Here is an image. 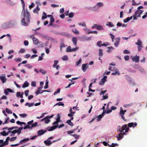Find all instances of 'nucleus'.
Masks as SVG:
<instances>
[{
	"instance_id": "nucleus-43",
	"label": "nucleus",
	"mask_w": 147,
	"mask_h": 147,
	"mask_svg": "<svg viewBox=\"0 0 147 147\" xmlns=\"http://www.w3.org/2000/svg\"><path fill=\"white\" fill-rule=\"evenodd\" d=\"M83 30L86 32L88 34V32H89V29L87 28L86 27L83 29Z\"/></svg>"
},
{
	"instance_id": "nucleus-34",
	"label": "nucleus",
	"mask_w": 147,
	"mask_h": 147,
	"mask_svg": "<svg viewBox=\"0 0 147 147\" xmlns=\"http://www.w3.org/2000/svg\"><path fill=\"white\" fill-rule=\"evenodd\" d=\"M99 56L100 57L102 56L103 55V53H102L103 50L101 49H100L99 50Z\"/></svg>"
},
{
	"instance_id": "nucleus-41",
	"label": "nucleus",
	"mask_w": 147,
	"mask_h": 147,
	"mask_svg": "<svg viewBox=\"0 0 147 147\" xmlns=\"http://www.w3.org/2000/svg\"><path fill=\"white\" fill-rule=\"evenodd\" d=\"M82 61V60L81 58H80V59L79 61H77L76 62V64L77 66H78L80 63Z\"/></svg>"
},
{
	"instance_id": "nucleus-10",
	"label": "nucleus",
	"mask_w": 147,
	"mask_h": 147,
	"mask_svg": "<svg viewBox=\"0 0 147 147\" xmlns=\"http://www.w3.org/2000/svg\"><path fill=\"white\" fill-rule=\"evenodd\" d=\"M53 115H52L51 116H49V115H48V116H47V117H47V119H46L45 120V123L46 124H47L49 122H50V120L49 119H48L49 118H51L52 117H53Z\"/></svg>"
},
{
	"instance_id": "nucleus-59",
	"label": "nucleus",
	"mask_w": 147,
	"mask_h": 147,
	"mask_svg": "<svg viewBox=\"0 0 147 147\" xmlns=\"http://www.w3.org/2000/svg\"><path fill=\"white\" fill-rule=\"evenodd\" d=\"M97 5L99 7H101L103 5V3L100 2H99L97 3Z\"/></svg>"
},
{
	"instance_id": "nucleus-62",
	"label": "nucleus",
	"mask_w": 147,
	"mask_h": 147,
	"mask_svg": "<svg viewBox=\"0 0 147 147\" xmlns=\"http://www.w3.org/2000/svg\"><path fill=\"white\" fill-rule=\"evenodd\" d=\"M57 116H58L57 117V118L56 120V121L58 122H59L60 121V117L59 115V114H58L57 115Z\"/></svg>"
},
{
	"instance_id": "nucleus-8",
	"label": "nucleus",
	"mask_w": 147,
	"mask_h": 147,
	"mask_svg": "<svg viewBox=\"0 0 147 147\" xmlns=\"http://www.w3.org/2000/svg\"><path fill=\"white\" fill-rule=\"evenodd\" d=\"M132 60L136 63H138L139 61V56H136L132 58Z\"/></svg>"
},
{
	"instance_id": "nucleus-32",
	"label": "nucleus",
	"mask_w": 147,
	"mask_h": 147,
	"mask_svg": "<svg viewBox=\"0 0 147 147\" xmlns=\"http://www.w3.org/2000/svg\"><path fill=\"white\" fill-rule=\"evenodd\" d=\"M16 123L18 125H22L23 124H25L26 123L24 122H20L19 121H18L16 122Z\"/></svg>"
},
{
	"instance_id": "nucleus-20",
	"label": "nucleus",
	"mask_w": 147,
	"mask_h": 147,
	"mask_svg": "<svg viewBox=\"0 0 147 147\" xmlns=\"http://www.w3.org/2000/svg\"><path fill=\"white\" fill-rule=\"evenodd\" d=\"M44 143L47 146H49L52 143L51 141L50 140H45L44 142Z\"/></svg>"
},
{
	"instance_id": "nucleus-9",
	"label": "nucleus",
	"mask_w": 147,
	"mask_h": 147,
	"mask_svg": "<svg viewBox=\"0 0 147 147\" xmlns=\"http://www.w3.org/2000/svg\"><path fill=\"white\" fill-rule=\"evenodd\" d=\"M0 79L3 83H5L7 80V79L5 76H0Z\"/></svg>"
},
{
	"instance_id": "nucleus-58",
	"label": "nucleus",
	"mask_w": 147,
	"mask_h": 147,
	"mask_svg": "<svg viewBox=\"0 0 147 147\" xmlns=\"http://www.w3.org/2000/svg\"><path fill=\"white\" fill-rule=\"evenodd\" d=\"M127 125H123L121 128H122L123 129V131L126 128H127Z\"/></svg>"
},
{
	"instance_id": "nucleus-38",
	"label": "nucleus",
	"mask_w": 147,
	"mask_h": 147,
	"mask_svg": "<svg viewBox=\"0 0 147 147\" xmlns=\"http://www.w3.org/2000/svg\"><path fill=\"white\" fill-rule=\"evenodd\" d=\"M5 110L6 112L8 114H11L12 113L11 110L8 108H6Z\"/></svg>"
},
{
	"instance_id": "nucleus-3",
	"label": "nucleus",
	"mask_w": 147,
	"mask_h": 147,
	"mask_svg": "<svg viewBox=\"0 0 147 147\" xmlns=\"http://www.w3.org/2000/svg\"><path fill=\"white\" fill-rule=\"evenodd\" d=\"M143 11L140 9L137 10L135 12V15H136L137 17L140 16V15L142 13Z\"/></svg>"
},
{
	"instance_id": "nucleus-26",
	"label": "nucleus",
	"mask_w": 147,
	"mask_h": 147,
	"mask_svg": "<svg viewBox=\"0 0 147 147\" xmlns=\"http://www.w3.org/2000/svg\"><path fill=\"white\" fill-rule=\"evenodd\" d=\"M47 18V16L46 13L45 12H43V13L42 19H45Z\"/></svg>"
},
{
	"instance_id": "nucleus-54",
	"label": "nucleus",
	"mask_w": 147,
	"mask_h": 147,
	"mask_svg": "<svg viewBox=\"0 0 147 147\" xmlns=\"http://www.w3.org/2000/svg\"><path fill=\"white\" fill-rule=\"evenodd\" d=\"M124 58L125 61H128L129 59V57L128 55H125Z\"/></svg>"
},
{
	"instance_id": "nucleus-45",
	"label": "nucleus",
	"mask_w": 147,
	"mask_h": 147,
	"mask_svg": "<svg viewBox=\"0 0 147 147\" xmlns=\"http://www.w3.org/2000/svg\"><path fill=\"white\" fill-rule=\"evenodd\" d=\"M39 71L43 74H45L46 73V71L42 69H40Z\"/></svg>"
},
{
	"instance_id": "nucleus-28",
	"label": "nucleus",
	"mask_w": 147,
	"mask_h": 147,
	"mask_svg": "<svg viewBox=\"0 0 147 147\" xmlns=\"http://www.w3.org/2000/svg\"><path fill=\"white\" fill-rule=\"evenodd\" d=\"M34 105V103H28V102H26L25 105V106H26L28 105V107H32V106H33Z\"/></svg>"
},
{
	"instance_id": "nucleus-52",
	"label": "nucleus",
	"mask_w": 147,
	"mask_h": 147,
	"mask_svg": "<svg viewBox=\"0 0 147 147\" xmlns=\"http://www.w3.org/2000/svg\"><path fill=\"white\" fill-rule=\"evenodd\" d=\"M60 92V89L58 88L57 89V90L55 91L54 93V95H55L56 94L59 93Z\"/></svg>"
},
{
	"instance_id": "nucleus-64",
	"label": "nucleus",
	"mask_w": 147,
	"mask_h": 147,
	"mask_svg": "<svg viewBox=\"0 0 147 147\" xmlns=\"http://www.w3.org/2000/svg\"><path fill=\"white\" fill-rule=\"evenodd\" d=\"M103 99H105L108 98V96L107 94H106L105 95H103Z\"/></svg>"
},
{
	"instance_id": "nucleus-57",
	"label": "nucleus",
	"mask_w": 147,
	"mask_h": 147,
	"mask_svg": "<svg viewBox=\"0 0 147 147\" xmlns=\"http://www.w3.org/2000/svg\"><path fill=\"white\" fill-rule=\"evenodd\" d=\"M37 125V123L36 122H35L31 126V128H32L33 127H36Z\"/></svg>"
},
{
	"instance_id": "nucleus-23",
	"label": "nucleus",
	"mask_w": 147,
	"mask_h": 147,
	"mask_svg": "<svg viewBox=\"0 0 147 147\" xmlns=\"http://www.w3.org/2000/svg\"><path fill=\"white\" fill-rule=\"evenodd\" d=\"M65 47V45L62 42H60V51H62V49L63 47Z\"/></svg>"
},
{
	"instance_id": "nucleus-24",
	"label": "nucleus",
	"mask_w": 147,
	"mask_h": 147,
	"mask_svg": "<svg viewBox=\"0 0 147 147\" xmlns=\"http://www.w3.org/2000/svg\"><path fill=\"white\" fill-rule=\"evenodd\" d=\"M66 123H67L70 126H73V123L71 121V120H67L66 122Z\"/></svg>"
},
{
	"instance_id": "nucleus-63",
	"label": "nucleus",
	"mask_w": 147,
	"mask_h": 147,
	"mask_svg": "<svg viewBox=\"0 0 147 147\" xmlns=\"http://www.w3.org/2000/svg\"><path fill=\"white\" fill-rule=\"evenodd\" d=\"M24 44L25 46H26L28 45L29 42L28 40H26L24 41Z\"/></svg>"
},
{
	"instance_id": "nucleus-36",
	"label": "nucleus",
	"mask_w": 147,
	"mask_h": 147,
	"mask_svg": "<svg viewBox=\"0 0 147 147\" xmlns=\"http://www.w3.org/2000/svg\"><path fill=\"white\" fill-rule=\"evenodd\" d=\"M102 42L101 41H99L97 43V45L99 47H101L102 45Z\"/></svg>"
},
{
	"instance_id": "nucleus-44",
	"label": "nucleus",
	"mask_w": 147,
	"mask_h": 147,
	"mask_svg": "<svg viewBox=\"0 0 147 147\" xmlns=\"http://www.w3.org/2000/svg\"><path fill=\"white\" fill-rule=\"evenodd\" d=\"M109 35L111 36L112 41L113 42L114 41V39L115 37V36L111 33H110Z\"/></svg>"
},
{
	"instance_id": "nucleus-51",
	"label": "nucleus",
	"mask_w": 147,
	"mask_h": 147,
	"mask_svg": "<svg viewBox=\"0 0 147 147\" xmlns=\"http://www.w3.org/2000/svg\"><path fill=\"white\" fill-rule=\"evenodd\" d=\"M25 52V49H24L21 48L19 51V52L21 53H23Z\"/></svg>"
},
{
	"instance_id": "nucleus-2",
	"label": "nucleus",
	"mask_w": 147,
	"mask_h": 147,
	"mask_svg": "<svg viewBox=\"0 0 147 147\" xmlns=\"http://www.w3.org/2000/svg\"><path fill=\"white\" fill-rule=\"evenodd\" d=\"M126 110H123L122 107H120V112L119 113V115L121 117L122 119L124 121H126V120L125 119V117H124V115L126 112Z\"/></svg>"
},
{
	"instance_id": "nucleus-19",
	"label": "nucleus",
	"mask_w": 147,
	"mask_h": 147,
	"mask_svg": "<svg viewBox=\"0 0 147 147\" xmlns=\"http://www.w3.org/2000/svg\"><path fill=\"white\" fill-rule=\"evenodd\" d=\"M40 8L38 5L36 6V9H34L33 11V12L34 13H38V11L40 10Z\"/></svg>"
},
{
	"instance_id": "nucleus-11",
	"label": "nucleus",
	"mask_w": 147,
	"mask_h": 147,
	"mask_svg": "<svg viewBox=\"0 0 147 147\" xmlns=\"http://www.w3.org/2000/svg\"><path fill=\"white\" fill-rule=\"evenodd\" d=\"M72 41L75 46H76L78 41L77 38L76 37H74L72 39Z\"/></svg>"
},
{
	"instance_id": "nucleus-5",
	"label": "nucleus",
	"mask_w": 147,
	"mask_h": 147,
	"mask_svg": "<svg viewBox=\"0 0 147 147\" xmlns=\"http://www.w3.org/2000/svg\"><path fill=\"white\" fill-rule=\"evenodd\" d=\"M88 68V64H84L82 65V69L84 72H85L86 69Z\"/></svg>"
},
{
	"instance_id": "nucleus-37",
	"label": "nucleus",
	"mask_w": 147,
	"mask_h": 147,
	"mask_svg": "<svg viewBox=\"0 0 147 147\" xmlns=\"http://www.w3.org/2000/svg\"><path fill=\"white\" fill-rule=\"evenodd\" d=\"M71 49L70 46H69L67 49L66 51L67 52H71Z\"/></svg>"
},
{
	"instance_id": "nucleus-15",
	"label": "nucleus",
	"mask_w": 147,
	"mask_h": 147,
	"mask_svg": "<svg viewBox=\"0 0 147 147\" xmlns=\"http://www.w3.org/2000/svg\"><path fill=\"white\" fill-rule=\"evenodd\" d=\"M105 113V112H103L102 114H100L98 116L96 117V118L97 119V120L98 121H99L102 118L104 114Z\"/></svg>"
},
{
	"instance_id": "nucleus-46",
	"label": "nucleus",
	"mask_w": 147,
	"mask_h": 147,
	"mask_svg": "<svg viewBox=\"0 0 147 147\" xmlns=\"http://www.w3.org/2000/svg\"><path fill=\"white\" fill-rule=\"evenodd\" d=\"M117 74H118V75H119L120 74V73L119 72L117 71H115V72L112 73L111 75H115Z\"/></svg>"
},
{
	"instance_id": "nucleus-17",
	"label": "nucleus",
	"mask_w": 147,
	"mask_h": 147,
	"mask_svg": "<svg viewBox=\"0 0 147 147\" xmlns=\"http://www.w3.org/2000/svg\"><path fill=\"white\" fill-rule=\"evenodd\" d=\"M29 140V139L28 138L24 139L23 140H21L20 141V144H22L23 143H24L28 141Z\"/></svg>"
},
{
	"instance_id": "nucleus-48",
	"label": "nucleus",
	"mask_w": 147,
	"mask_h": 147,
	"mask_svg": "<svg viewBox=\"0 0 147 147\" xmlns=\"http://www.w3.org/2000/svg\"><path fill=\"white\" fill-rule=\"evenodd\" d=\"M71 82H73V83H70L68 84V86H67L65 87V88H69V87H70V86L71 85L74 84V81H72V80H71Z\"/></svg>"
},
{
	"instance_id": "nucleus-50",
	"label": "nucleus",
	"mask_w": 147,
	"mask_h": 147,
	"mask_svg": "<svg viewBox=\"0 0 147 147\" xmlns=\"http://www.w3.org/2000/svg\"><path fill=\"white\" fill-rule=\"evenodd\" d=\"M62 59L63 60H67L68 59V58L67 56L65 55L63 57Z\"/></svg>"
},
{
	"instance_id": "nucleus-56",
	"label": "nucleus",
	"mask_w": 147,
	"mask_h": 147,
	"mask_svg": "<svg viewBox=\"0 0 147 147\" xmlns=\"http://www.w3.org/2000/svg\"><path fill=\"white\" fill-rule=\"evenodd\" d=\"M74 15V13H70L69 14V16L70 18H72L73 17Z\"/></svg>"
},
{
	"instance_id": "nucleus-47",
	"label": "nucleus",
	"mask_w": 147,
	"mask_h": 147,
	"mask_svg": "<svg viewBox=\"0 0 147 147\" xmlns=\"http://www.w3.org/2000/svg\"><path fill=\"white\" fill-rule=\"evenodd\" d=\"M97 33H98V32L96 31H89V32H88V34H89L90 33H91V34L94 33V34H97Z\"/></svg>"
},
{
	"instance_id": "nucleus-29",
	"label": "nucleus",
	"mask_w": 147,
	"mask_h": 147,
	"mask_svg": "<svg viewBox=\"0 0 147 147\" xmlns=\"http://www.w3.org/2000/svg\"><path fill=\"white\" fill-rule=\"evenodd\" d=\"M35 93L36 95H37L39 94L42 93V90H41L38 89Z\"/></svg>"
},
{
	"instance_id": "nucleus-7",
	"label": "nucleus",
	"mask_w": 147,
	"mask_h": 147,
	"mask_svg": "<svg viewBox=\"0 0 147 147\" xmlns=\"http://www.w3.org/2000/svg\"><path fill=\"white\" fill-rule=\"evenodd\" d=\"M120 37H118L116 39V40L114 43V45L117 47L119 45L120 40Z\"/></svg>"
},
{
	"instance_id": "nucleus-16",
	"label": "nucleus",
	"mask_w": 147,
	"mask_h": 147,
	"mask_svg": "<svg viewBox=\"0 0 147 147\" xmlns=\"http://www.w3.org/2000/svg\"><path fill=\"white\" fill-rule=\"evenodd\" d=\"M58 124L52 126L51 127L50 129H49L48 130L49 131H53V130L55 129L56 128L58 127Z\"/></svg>"
},
{
	"instance_id": "nucleus-27",
	"label": "nucleus",
	"mask_w": 147,
	"mask_h": 147,
	"mask_svg": "<svg viewBox=\"0 0 147 147\" xmlns=\"http://www.w3.org/2000/svg\"><path fill=\"white\" fill-rule=\"evenodd\" d=\"M64 105V104L62 102H58L56 104H55L54 105V106H57V105H58L59 106H63Z\"/></svg>"
},
{
	"instance_id": "nucleus-35",
	"label": "nucleus",
	"mask_w": 147,
	"mask_h": 147,
	"mask_svg": "<svg viewBox=\"0 0 147 147\" xmlns=\"http://www.w3.org/2000/svg\"><path fill=\"white\" fill-rule=\"evenodd\" d=\"M58 60H55L54 64L53 65V67L54 68H55V66L57 65V64L58 63Z\"/></svg>"
},
{
	"instance_id": "nucleus-39",
	"label": "nucleus",
	"mask_w": 147,
	"mask_h": 147,
	"mask_svg": "<svg viewBox=\"0 0 147 147\" xmlns=\"http://www.w3.org/2000/svg\"><path fill=\"white\" fill-rule=\"evenodd\" d=\"M20 117H26L27 115L25 113H24V114H20Z\"/></svg>"
},
{
	"instance_id": "nucleus-13",
	"label": "nucleus",
	"mask_w": 147,
	"mask_h": 147,
	"mask_svg": "<svg viewBox=\"0 0 147 147\" xmlns=\"http://www.w3.org/2000/svg\"><path fill=\"white\" fill-rule=\"evenodd\" d=\"M46 130L44 131V130L42 129H41L39 130L37 132V134H38V136L41 135L43 134H44L46 132Z\"/></svg>"
},
{
	"instance_id": "nucleus-4",
	"label": "nucleus",
	"mask_w": 147,
	"mask_h": 147,
	"mask_svg": "<svg viewBox=\"0 0 147 147\" xmlns=\"http://www.w3.org/2000/svg\"><path fill=\"white\" fill-rule=\"evenodd\" d=\"M107 77L106 76H105L101 80L99 84L100 85H103L105 84Z\"/></svg>"
},
{
	"instance_id": "nucleus-12",
	"label": "nucleus",
	"mask_w": 147,
	"mask_h": 147,
	"mask_svg": "<svg viewBox=\"0 0 147 147\" xmlns=\"http://www.w3.org/2000/svg\"><path fill=\"white\" fill-rule=\"evenodd\" d=\"M33 42L35 45L38 44L39 43V41L34 37L33 36L32 38Z\"/></svg>"
},
{
	"instance_id": "nucleus-31",
	"label": "nucleus",
	"mask_w": 147,
	"mask_h": 147,
	"mask_svg": "<svg viewBox=\"0 0 147 147\" xmlns=\"http://www.w3.org/2000/svg\"><path fill=\"white\" fill-rule=\"evenodd\" d=\"M78 24L80 26H81L84 27H86V26L85 23L84 22H82V23H79Z\"/></svg>"
},
{
	"instance_id": "nucleus-25",
	"label": "nucleus",
	"mask_w": 147,
	"mask_h": 147,
	"mask_svg": "<svg viewBox=\"0 0 147 147\" xmlns=\"http://www.w3.org/2000/svg\"><path fill=\"white\" fill-rule=\"evenodd\" d=\"M135 44L138 45V46H140L142 45V42L139 39H138L137 42H136Z\"/></svg>"
},
{
	"instance_id": "nucleus-18",
	"label": "nucleus",
	"mask_w": 147,
	"mask_h": 147,
	"mask_svg": "<svg viewBox=\"0 0 147 147\" xmlns=\"http://www.w3.org/2000/svg\"><path fill=\"white\" fill-rule=\"evenodd\" d=\"M72 31L75 34H79V32L78 30L76 28L73 29H72Z\"/></svg>"
},
{
	"instance_id": "nucleus-49",
	"label": "nucleus",
	"mask_w": 147,
	"mask_h": 147,
	"mask_svg": "<svg viewBox=\"0 0 147 147\" xmlns=\"http://www.w3.org/2000/svg\"><path fill=\"white\" fill-rule=\"evenodd\" d=\"M31 85L32 86H36V82L35 81H32L31 82Z\"/></svg>"
},
{
	"instance_id": "nucleus-21",
	"label": "nucleus",
	"mask_w": 147,
	"mask_h": 147,
	"mask_svg": "<svg viewBox=\"0 0 147 147\" xmlns=\"http://www.w3.org/2000/svg\"><path fill=\"white\" fill-rule=\"evenodd\" d=\"M29 85V83L26 81L24 83L22 87L23 88H25V87H27Z\"/></svg>"
},
{
	"instance_id": "nucleus-61",
	"label": "nucleus",
	"mask_w": 147,
	"mask_h": 147,
	"mask_svg": "<svg viewBox=\"0 0 147 147\" xmlns=\"http://www.w3.org/2000/svg\"><path fill=\"white\" fill-rule=\"evenodd\" d=\"M17 138L16 137H13L11 138L10 139V141H15Z\"/></svg>"
},
{
	"instance_id": "nucleus-53",
	"label": "nucleus",
	"mask_w": 147,
	"mask_h": 147,
	"mask_svg": "<svg viewBox=\"0 0 147 147\" xmlns=\"http://www.w3.org/2000/svg\"><path fill=\"white\" fill-rule=\"evenodd\" d=\"M48 88V82H47L45 83V85L44 87V89H47Z\"/></svg>"
},
{
	"instance_id": "nucleus-14",
	"label": "nucleus",
	"mask_w": 147,
	"mask_h": 147,
	"mask_svg": "<svg viewBox=\"0 0 147 147\" xmlns=\"http://www.w3.org/2000/svg\"><path fill=\"white\" fill-rule=\"evenodd\" d=\"M123 136L122 135V134L121 133H120L117 135V140L118 141H119L122 139L123 138Z\"/></svg>"
},
{
	"instance_id": "nucleus-6",
	"label": "nucleus",
	"mask_w": 147,
	"mask_h": 147,
	"mask_svg": "<svg viewBox=\"0 0 147 147\" xmlns=\"http://www.w3.org/2000/svg\"><path fill=\"white\" fill-rule=\"evenodd\" d=\"M127 125L128 127H136L137 126V124L136 123H134L133 122H131L128 123Z\"/></svg>"
},
{
	"instance_id": "nucleus-22",
	"label": "nucleus",
	"mask_w": 147,
	"mask_h": 147,
	"mask_svg": "<svg viewBox=\"0 0 147 147\" xmlns=\"http://www.w3.org/2000/svg\"><path fill=\"white\" fill-rule=\"evenodd\" d=\"M0 134L3 136H5L8 135L6 131L4 130L2 132H1L0 133Z\"/></svg>"
},
{
	"instance_id": "nucleus-60",
	"label": "nucleus",
	"mask_w": 147,
	"mask_h": 147,
	"mask_svg": "<svg viewBox=\"0 0 147 147\" xmlns=\"http://www.w3.org/2000/svg\"><path fill=\"white\" fill-rule=\"evenodd\" d=\"M29 91L28 90H26L24 92L25 95L26 96H27L28 95V92Z\"/></svg>"
},
{
	"instance_id": "nucleus-42",
	"label": "nucleus",
	"mask_w": 147,
	"mask_h": 147,
	"mask_svg": "<svg viewBox=\"0 0 147 147\" xmlns=\"http://www.w3.org/2000/svg\"><path fill=\"white\" fill-rule=\"evenodd\" d=\"M75 131V129H73L67 132V133L69 134H71L74 133Z\"/></svg>"
},
{
	"instance_id": "nucleus-55",
	"label": "nucleus",
	"mask_w": 147,
	"mask_h": 147,
	"mask_svg": "<svg viewBox=\"0 0 147 147\" xmlns=\"http://www.w3.org/2000/svg\"><path fill=\"white\" fill-rule=\"evenodd\" d=\"M25 66L27 67L28 68H31L32 67V66H31L30 64H27L26 65H25Z\"/></svg>"
},
{
	"instance_id": "nucleus-30",
	"label": "nucleus",
	"mask_w": 147,
	"mask_h": 147,
	"mask_svg": "<svg viewBox=\"0 0 147 147\" xmlns=\"http://www.w3.org/2000/svg\"><path fill=\"white\" fill-rule=\"evenodd\" d=\"M96 29L98 30H102L103 29L102 27L100 25H97Z\"/></svg>"
},
{
	"instance_id": "nucleus-33",
	"label": "nucleus",
	"mask_w": 147,
	"mask_h": 147,
	"mask_svg": "<svg viewBox=\"0 0 147 147\" xmlns=\"http://www.w3.org/2000/svg\"><path fill=\"white\" fill-rule=\"evenodd\" d=\"M71 135L74 136L76 139H78L80 137V135L76 134H74L73 135L72 134Z\"/></svg>"
},
{
	"instance_id": "nucleus-1",
	"label": "nucleus",
	"mask_w": 147,
	"mask_h": 147,
	"mask_svg": "<svg viewBox=\"0 0 147 147\" xmlns=\"http://www.w3.org/2000/svg\"><path fill=\"white\" fill-rule=\"evenodd\" d=\"M23 7L22 11H24V18L21 20V24L24 26H27L30 21V13L27 11L26 12L25 9V3L23 0H20Z\"/></svg>"
},
{
	"instance_id": "nucleus-40",
	"label": "nucleus",
	"mask_w": 147,
	"mask_h": 147,
	"mask_svg": "<svg viewBox=\"0 0 147 147\" xmlns=\"http://www.w3.org/2000/svg\"><path fill=\"white\" fill-rule=\"evenodd\" d=\"M79 48L78 47L76 46V48H73V49H71V52L76 51L78 50Z\"/></svg>"
}]
</instances>
